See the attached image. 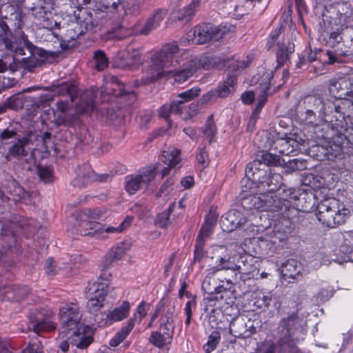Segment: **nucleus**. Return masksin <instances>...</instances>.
<instances>
[{
	"instance_id": "obj_45",
	"label": "nucleus",
	"mask_w": 353,
	"mask_h": 353,
	"mask_svg": "<svg viewBox=\"0 0 353 353\" xmlns=\"http://www.w3.org/2000/svg\"><path fill=\"white\" fill-rule=\"evenodd\" d=\"M272 300V295L271 292H259L254 297V305L259 309L268 307L270 306Z\"/></svg>"
},
{
	"instance_id": "obj_32",
	"label": "nucleus",
	"mask_w": 353,
	"mask_h": 353,
	"mask_svg": "<svg viewBox=\"0 0 353 353\" xmlns=\"http://www.w3.org/2000/svg\"><path fill=\"white\" fill-rule=\"evenodd\" d=\"M172 317V311L168 310L160 319V332L168 338H172L174 333V325Z\"/></svg>"
},
{
	"instance_id": "obj_64",
	"label": "nucleus",
	"mask_w": 353,
	"mask_h": 353,
	"mask_svg": "<svg viewBox=\"0 0 353 353\" xmlns=\"http://www.w3.org/2000/svg\"><path fill=\"white\" fill-rule=\"evenodd\" d=\"M42 345L39 341L31 343L21 353H43Z\"/></svg>"
},
{
	"instance_id": "obj_2",
	"label": "nucleus",
	"mask_w": 353,
	"mask_h": 353,
	"mask_svg": "<svg viewBox=\"0 0 353 353\" xmlns=\"http://www.w3.org/2000/svg\"><path fill=\"white\" fill-rule=\"evenodd\" d=\"M305 111L301 114V119L312 125L324 122H330L336 128H343L345 121V116L348 112L345 111V106L350 105V101L335 104L327 94H314L305 97L303 99Z\"/></svg>"
},
{
	"instance_id": "obj_35",
	"label": "nucleus",
	"mask_w": 353,
	"mask_h": 353,
	"mask_svg": "<svg viewBox=\"0 0 353 353\" xmlns=\"http://www.w3.org/2000/svg\"><path fill=\"white\" fill-rule=\"evenodd\" d=\"M158 112L159 115L165 119L169 125H170V116L171 114H180L182 112V110L180 108V102H176L174 100L169 104L163 105Z\"/></svg>"
},
{
	"instance_id": "obj_9",
	"label": "nucleus",
	"mask_w": 353,
	"mask_h": 353,
	"mask_svg": "<svg viewBox=\"0 0 353 353\" xmlns=\"http://www.w3.org/2000/svg\"><path fill=\"white\" fill-rule=\"evenodd\" d=\"M350 215L347 208H341L339 201L327 198L317 205L316 216L319 221L325 227L334 228L345 223Z\"/></svg>"
},
{
	"instance_id": "obj_23",
	"label": "nucleus",
	"mask_w": 353,
	"mask_h": 353,
	"mask_svg": "<svg viewBox=\"0 0 353 353\" xmlns=\"http://www.w3.org/2000/svg\"><path fill=\"white\" fill-rule=\"evenodd\" d=\"M223 297V294L216 293L203 298L202 306L206 316H215L216 314L219 313L222 307Z\"/></svg>"
},
{
	"instance_id": "obj_25",
	"label": "nucleus",
	"mask_w": 353,
	"mask_h": 353,
	"mask_svg": "<svg viewBox=\"0 0 353 353\" xmlns=\"http://www.w3.org/2000/svg\"><path fill=\"white\" fill-rule=\"evenodd\" d=\"M219 279V278L216 276V273H212L210 269L202 283V289L208 295L227 293L226 288L218 282Z\"/></svg>"
},
{
	"instance_id": "obj_10",
	"label": "nucleus",
	"mask_w": 353,
	"mask_h": 353,
	"mask_svg": "<svg viewBox=\"0 0 353 353\" xmlns=\"http://www.w3.org/2000/svg\"><path fill=\"white\" fill-rule=\"evenodd\" d=\"M241 206L245 210L256 209L261 212H265V214L260 215L262 219L264 216L268 219V214L270 213V207L274 201L271 195L268 194H258L257 186L256 185H252V188H247L243 187L241 183Z\"/></svg>"
},
{
	"instance_id": "obj_57",
	"label": "nucleus",
	"mask_w": 353,
	"mask_h": 353,
	"mask_svg": "<svg viewBox=\"0 0 353 353\" xmlns=\"http://www.w3.org/2000/svg\"><path fill=\"white\" fill-rule=\"evenodd\" d=\"M169 339L162 332H153L150 336V342L158 347H161L165 344V341Z\"/></svg>"
},
{
	"instance_id": "obj_27",
	"label": "nucleus",
	"mask_w": 353,
	"mask_h": 353,
	"mask_svg": "<svg viewBox=\"0 0 353 353\" xmlns=\"http://www.w3.org/2000/svg\"><path fill=\"white\" fill-rule=\"evenodd\" d=\"M130 310V305L128 301H123L121 305L109 311L106 314V324H112L114 322L125 319Z\"/></svg>"
},
{
	"instance_id": "obj_8",
	"label": "nucleus",
	"mask_w": 353,
	"mask_h": 353,
	"mask_svg": "<svg viewBox=\"0 0 353 353\" xmlns=\"http://www.w3.org/2000/svg\"><path fill=\"white\" fill-rule=\"evenodd\" d=\"M269 194L271 195L274 201L271 205L272 206L270 207L271 214H268L269 221L281 224L288 219L292 223L290 218L296 212V209L292 204V201L297 199L294 191L281 186L279 188L275 194Z\"/></svg>"
},
{
	"instance_id": "obj_59",
	"label": "nucleus",
	"mask_w": 353,
	"mask_h": 353,
	"mask_svg": "<svg viewBox=\"0 0 353 353\" xmlns=\"http://www.w3.org/2000/svg\"><path fill=\"white\" fill-rule=\"evenodd\" d=\"M37 172L40 179L45 183H49L52 181V174L50 168L39 165L37 167Z\"/></svg>"
},
{
	"instance_id": "obj_41",
	"label": "nucleus",
	"mask_w": 353,
	"mask_h": 353,
	"mask_svg": "<svg viewBox=\"0 0 353 353\" xmlns=\"http://www.w3.org/2000/svg\"><path fill=\"white\" fill-rule=\"evenodd\" d=\"M133 329L132 321L128 322L125 326H123L120 331H119L115 336L110 339L109 344L112 347H117L130 334Z\"/></svg>"
},
{
	"instance_id": "obj_42",
	"label": "nucleus",
	"mask_w": 353,
	"mask_h": 353,
	"mask_svg": "<svg viewBox=\"0 0 353 353\" xmlns=\"http://www.w3.org/2000/svg\"><path fill=\"white\" fill-rule=\"evenodd\" d=\"M248 258L252 260L250 256H241V260L237 264H235V268L233 269V271H238L239 274H248L254 272L255 267L248 261Z\"/></svg>"
},
{
	"instance_id": "obj_7",
	"label": "nucleus",
	"mask_w": 353,
	"mask_h": 353,
	"mask_svg": "<svg viewBox=\"0 0 353 353\" xmlns=\"http://www.w3.org/2000/svg\"><path fill=\"white\" fill-rule=\"evenodd\" d=\"M305 321L297 314L293 313L283 318L279 323L280 339L278 342L281 350L285 353H301L296 344L305 334Z\"/></svg>"
},
{
	"instance_id": "obj_16",
	"label": "nucleus",
	"mask_w": 353,
	"mask_h": 353,
	"mask_svg": "<svg viewBox=\"0 0 353 353\" xmlns=\"http://www.w3.org/2000/svg\"><path fill=\"white\" fill-rule=\"evenodd\" d=\"M328 89L331 96H327L335 104L337 99L350 100L351 93L353 92V80L349 77L332 79L330 81Z\"/></svg>"
},
{
	"instance_id": "obj_46",
	"label": "nucleus",
	"mask_w": 353,
	"mask_h": 353,
	"mask_svg": "<svg viewBox=\"0 0 353 353\" xmlns=\"http://www.w3.org/2000/svg\"><path fill=\"white\" fill-rule=\"evenodd\" d=\"M150 305L145 302H141L137 307L136 312L128 322L132 321L133 327L136 323H140L141 320L148 314Z\"/></svg>"
},
{
	"instance_id": "obj_40",
	"label": "nucleus",
	"mask_w": 353,
	"mask_h": 353,
	"mask_svg": "<svg viewBox=\"0 0 353 353\" xmlns=\"http://www.w3.org/2000/svg\"><path fill=\"white\" fill-rule=\"evenodd\" d=\"M200 2L201 0H192L190 4L184 7L183 12L178 17V20L190 21L200 7Z\"/></svg>"
},
{
	"instance_id": "obj_13",
	"label": "nucleus",
	"mask_w": 353,
	"mask_h": 353,
	"mask_svg": "<svg viewBox=\"0 0 353 353\" xmlns=\"http://www.w3.org/2000/svg\"><path fill=\"white\" fill-rule=\"evenodd\" d=\"M225 65L228 68L227 77L217 90V95L221 98L227 97L235 90L236 77L240 70L248 67V61L232 59L225 61Z\"/></svg>"
},
{
	"instance_id": "obj_26",
	"label": "nucleus",
	"mask_w": 353,
	"mask_h": 353,
	"mask_svg": "<svg viewBox=\"0 0 353 353\" xmlns=\"http://www.w3.org/2000/svg\"><path fill=\"white\" fill-rule=\"evenodd\" d=\"M167 13L168 11L165 8H158L154 10L141 29V33L147 35L151 31L157 28L167 15Z\"/></svg>"
},
{
	"instance_id": "obj_6",
	"label": "nucleus",
	"mask_w": 353,
	"mask_h": 353,
	"mask_svg": "<svg viewBox=\"0 0 353 353\" xmlns=\"http://www.w3.org/2000/svg\"><path fill=\"white\" fill-rule=\"evenodd\" d=\"M268 224L262 225L267 229L265 234L259 237H254L249 241L248 248L250 249L251 247L254 254H263V252H267L279 246L280 243L285 240L288 235L293 230L292 223L288 219L285 220L281 224L268 221Z\"/></svg>"
},
{
	"instance_id": "obj_55",
	"label": "nucleus",
	"mask_w": 353,
	"mask_h": 353,
	"mask_svg": "<svg viewBox=\"0 0 353 353\" xmlns=\"http://www.w3.org/2000/svg\"><path fill=\"white\" fill-rule=\"evenodd\" d=\"M196 306V301L195 297H192L185 304V307L184 308V312L186 316V319L185 323L186 325L189 326L191 323L192 312L195 310Z\"/></svg>"
},
{
	"instance_id": "obj_4",
	"label": "nucleus",
	"mask_w": 353,
	"mask_h": 353,
	"mask_svg": "<svg viewBox=\"0 0 353 353\" xmlns=\"http://www.w3.org/2000/svg\"><path fill=\"white\" fill-rule=\"evenodd\" d=\"M34 134L32 131L26 132L23 136L18 134L16 128H7L0 131V142L2 144H9L4 158L7 161L28 162V157L33 152L32 145Z\"/></svg>"
},
{
	"instance_id": "obj_20",
	"label": "nucleus",
	"mask_w": 353,
	"mask_h": 353,
	"mask_svg": "<svg viewBox=\"0 0 353 353\" xmlns=\"http://www.w3.org/2000/svg\"><path fill=\"white\" fill-rule=\"evenodd\" d=\"M273 77L272 71L267 72L264 73L262 77V79L259 83L258 90L259 91V95L258 97V103L256 107L253 110L251 115H254L255 117H259V114L261 110V108L265 105L267 97L269 94H272L275 90L271 91L272 79Z\"/></svg>"
},
{
	"instance_id": "obj_39",
	"label": "nucleus",
	"mask_w": 353,
	"mask_h": 353,
	"mask_svg": "<svg viewBox=\"0 0 353 353\" xmlns=\"http://www.w3.org/2000/svg\"><path fill=\"white\" fill-rule=\"evenodd\" d=\"M340 251L352 260L353 254V232H345L343 234V243L340 245Z\"/></svg>"
},
{
	"instance_id": "obj_58",
	"label": "nucleus",
	"mask_w": 353,
	"mask_h": 353,
	"mask_svg": "<svg viewBox=\"0 0 353 353\" xmlns=\"http://www.w3.org/2000/svg\"><path fill=\"white\" fill-rule=\"evenodd\" d=\"M13 200L15 202L21 201L25 199L26 196H28V192L24 190V189L18 185L17 183L13 182Z\"/></svg>"
},
{
	"instance_id": "obj_52",
	"label": "nucleus",
	"mask_w": 353,
	"mask_h": 353,
	"mask_svg": "<svg viewBox=\"0 0 353 353\" xmlns=\"http://www.w3.org/2000/svg\"><path fill=\"white\" fill-rule=\"evenodd\" d=\"M68 268V265L67 263H64L63 266H57L54 264V261L52 258H48L45 263L46 272L50 276H54L61 270H65Z\"/></svg>"
},
{
	"instance_id": "obj_11",
	"label": "nucleus",
	"mask_w": 353,
	"mask_h": 353,
	"mask_svg": "<svg viewBox=\"0 0 353 353\" xmlns=\"http://www.w3.org/2000/svg\"><path fill=\"white\" fill-rule=\"evenodd\" d=\"M263 164L267 166H278L281 165V158L276 154H273L268 151H261L256 157V159L249 163L245 170V177H248L254 181L265 180V172L263 168H260L259 166Z\"/></svg>"
},
{
	"instance_id": "obj_30",
	"label": "nucleus",
	"mask_w": 353,
	"mask_h": 353,
	"mask_svg": "<svg viewBox=\"0 0 353 353\" xmlns=\"http://www.w3.org/2000/svg\"><path fill=\"white\" fill-rule=\"evenodd\" d=\"M52 92L58 96H68L70 102H72L77 95V89L73 83L62 82L52 86Z\"/></svg>"
},
{
	"instance_id": "obj_43",
	"label": "nucleus",
	"mask_w": 353,
	"mask_h": 353,
	"mask_svg": "<svg viewBox=\"0 0 353 353\" xmlns=\"http://www.w3.org/2000/svg\"><path fill=\"white\" fill-rule=\"evenodd\" d=\"M83 30L84 33L93 30L95 24L93 21L92 14L90 12H84L79 16L76 21Z\"/></svg>"
},
{
	"instance_id": "obj_36",
	"label": "nucleus",
	"mask_w": 353,
	"mask_h": 353,
	"mask_svg": "<svg viewBox=\"0 0 353 353\" xmlns=\"http://www.w3.org/2000/svg\"><path fill=\"white\" fill-rule=\"evenodd\" d=\"M294 50V44L288 42V44L284 43H277V50H276V59L278 65H283L286 62L290 57Z\"/></svg>"
},
{
	"instance_id": "obj_50",
	"label": "nucleus",
	"mask_w": 353,
	"mask_h": 353,
	"mask_svg": "<svg viewBox=\"0 0 353 353\" xmlns=\"http://www.w3.org/2000/svg\"><path fill=\"white\" fill-rule=\"evenodd\" d=\"M201 90L199 88H192L185 92L180 93L178 95V99L175 100L176 102H180V108L183 110V104L192 100L194 97L199 95Z\"/></svg>"
},
{
	"instance_id": "obj_47",
	"label": "nucleus",
	"mask_w": 353,
	"mask_h": 353,
	"mask_svg": "<svg viewBox=\"0 0 353 353\" xmlns=\"http://www.w3.org/2000/svg\"><path fill=\"white\" fill-rule=\"evenodd\" d=\"M83 34L84 32L81 26L76 21H72L68 24L65 37L67 41H70L75 40Z\"/></svg>"
},
{
	"instance_id": "obj_21",
	"label": "nucleus",
	"mask_w": 353,
	"mask_h": 353,
	"mask_svg": "<svg viewBox=\"0 0 353 353\" xmlns=\"http://www.w3.org/2000/svg\"><path fill=\"white\" fill-rule=\"evenodd\" d=\"M247 221L245 214L238 210H230L221 216L223 230L231 232L243 225Z\"/></svg>"
},
{
	"instance_id": "obj_14",
	"label": "nucleus",
	"mask_w": 353,
	"mask_h": 353,
	"mask_svg": "<svg viewBox=\"0 0 353 353\" xmlns=\"http://www.w3.org/2000/svg\"><path fill=\"white\" fill-rule=\"evenodd\" d=\"M108 280L103 281L101 277L90 287L88 292V301L87 303V308L90 313L97 314L103 307V301L108 294Z\"/></svg>"
},
{
	"instance_id": "obj_24",
	"label": "nucleus",
	"mask_w": 353,
	"mask_h": 353,
	"mask_svg": "<svg viewBox=\"0 0 353 353\" xmlns=\"http://www.w3.org/2000/svg\"><path fill=\"white\" fill-rule=\"evenodd\" d=\"M180 154V150L176 148H168L159 156V161L167 165L161 170L163 177L168 175L170 169L174 168L181 161Z\"/></svg>"
},
{
	"instance_id": "obj_29",
	"label": "nucleus",
	"mask_w": 353,
	"mask_h": 353,
	"mask_svg": "<svg viewBox=\"0 0 353 353\" xmlns=\"http://www.w3.org/2000/svg\"><path fill=\"white\" fill-rule=\"evenodd\" d=\"M132 221V218L128 216L117 227L108 226L104 228L101 226L99 223L92 222L91 221L86 223V225L90 228L91 230L94 232L105 231L107 233H116L124 231L130 225Z\"/></svg>"
},
{
	"instance_id": "obj_63",
	"label": "nucleus",
	"mask_w": 353,
	"mask_h": 353,
	"mask_svg": "<svg viewBox=\"0 0 353 353\" xmlns=\"http://www.w3.org/2000/svg\"><path fill=\"white\" fill-rule=\"evenodd\" d=\"M328 57L327 63L334 64V63H339L341 61V56L345 55L346 53L343 52H339V50L332 51L327 50L326 52Z\"/></svg>"
},
{
	"instance_id": "obj_34",
	"label": "nucleus",
	"mask_w": 353,
	"mask_h": 353,
	"mask_svg": "<svg viewBox=\"0 0 353 353\" xmlns=\"http://www.w3.org/2000/svg\"><path fill=\"white\" fill-rule=\"evenodd\" d=\"M57 110L64 114L62 120L67 125H72L77 121L79 117L77 113L67 114L69 110L70 103L67 101L59 100L56 103Z\"/></svg>"
},
{
	"instance_id": "obj_22",
	"label": "nucleus",
	"mask_w": 353,
	"mask_h": 353,
	"mask_svg": "<svg viewBox=\"0 0 353 353\" xmlns=\"http://www.w3.org/2000/svg\"><path fill=\"white\" fill-rule=\"evenodd\" d=\"M236 244H231L230 248L224 245L216 246L215 250L217 252L221 253L217 259V265L216 267L211 268L212 273H216L217 272L222 270H231L235 268V263L232 260L233 257L231 256V248L232 247H236Z\"/></svg>"
},
{
	"instance_id": "obj_37",
	"label": "nucleus",
	"mask_w": 353,
	"mask_h": 353,
	"mask_svg": "<svg viewBox=\"0 0 353 353\" xmlns=\"http://www.w3.org/2000/svg\"><path fill=\"white\" fill-rule=\"evenodd\" d=\"M16 232L13 223H6L2 226L0 237L8 246L11 247L15 242Z\"/></svg>"
},
{
	"instance_id": "obj_44",
	"label": "nucleus",
	"mask_w": 353,
	"mask_h": 353,
	"mask_svg": "<svg viewBox=\"0 0 353 353\" xmlns=\"http://www.w3.org/2000/svg\"><path fill=\"white\" fill-rule=\"evenodd\" d=\"M8 290H11L12 295H8V300L19 301L23 299L30 292L27 286H19L18 285L9 286Z\"/></svg>"
},
{
	"instance_id": "obj_33",
	"label": "nucleus",
	"mask_w": 353,
	"mask_h": 353,
	"mask_svg": "<svg viewBox=\"0 0 353 353\" xmlns=\"http://www.w3.org/2000/svg\"><path fill=\"white\" fill-rule=\"evenodd\" d=\"M125 90L123 85L117 77H111L105 82L104 92L108 94L121 97Z\"/></svg>"
},
{
	"instance_id": "obj_51",
	"label": "nucleus",
	"mask_w": 353,
	"mask_h": 353,
	"mask_svg": "<svg viewBox=\"0 0 353 353\" xmlns=\"http://www.w3.org/2000/svg\"><path fill=\"white\" fill-rule=\"evenodd\" d=\"M173 210L174 205L171 204L167 210L159 214L156 219V224L161 228H166L170 223V217Z\"/></svg>"
},
{
	"instance_id": "obj_18",
	"label": "nucleus",
	"mask_w": 353,
	"mask_h": 353,
	"mask_svg": "<svg viewBox=\"0 0 353 353\" xmlns=\"http://www.w3.org/2000/svg\"><path fill=\"white\" fill-rule=\"evenodd\" d=\"M265 179L261 181H254L251 179H248V177H244L241 179V184L243 187L247 188H252V185H256L259 189L265 190L267 188L266 194H275L277 192L279 187L280 179H281V176L279 174H270L265 172Z\"/></svg>"
},
{
	"instance_id": "obj_61",
	"label": "nucleus",
	"mask_w": 353,
	"mask_h": 353,
	"mask_svg": "<svg viewBox=\"0 0 353 353\" xmlns=\"http://www.w3.org/2000/svg\"><path fill=\"white\" fill-rule=\"evenodd\" d=\"M127 58L133 61L134 64H138L142 61L141 54L137 49L128 47L127 49Z\"/></svg>"
},
{
	"instance_id": "obj_53",
	"label": "nucleus",
	"mask_w": 353,
	"mask_h": 353,
	"mask_svg": "<svg viewBox=\"0 0 353 353\" xmlns=\"http://www.w3.org/2000/svg\"><path fill=\"white\" fill-rule=\"evenodd\" d=\"M110 178V175L108 174H97L94 172H88L86 174L77 173V180L82 179L83 181L92 180L99 182L107 181Z\"/></svg>"
},
{
	"instance_id": "obj_19",
	"label": "nucleus",
	"mask_w": 353,
	"mask_h": 353,
	"mask_svg": "<svg viewBox=\"0 0 353 353\" xmlns=\"http://www.w3.org/2000/svg\"><path fill=\"white\" fill-rule=\"evenodd\" d=\"M230 332L236 338L245 339L255 333L256 327L252 321L239 316L234 318L230 322Z\"/></svg>"
},
{
	"instance_id": "obj_17",
	"label": "nucleus",
	"mask_w": 353,
	"mask_h": 353,
	"mask_svg": "<svg viewBox=\"0 0 353 353\" xmlns=\"http://www.w3.org/2000/svg\"><path fill=\"white\" fill-rule=\"evenodd\" d=\"M158 168H147L136 175L125 178V188L130 194H135L141 188L147 186L155 177Z\"/></svg>"
},
{
	"instance_id": "obj_5",
	"label": "nucleus",
	"mask_w": 353,
	"mask_h": 353,
	"mask_svg": "<svg viewBox=\"0 0 353 353\" xmlns=\"http://www.w3.org/2000/svg\"><path fill=\"white\" fill-rule=\"evenodd\" d=\"M21 36L23 48H18L15 37H14L8 23L3 18L0 19V50H6L9 52H14L21 55L26 54L25 49L28 52L27 59L32 62L31 67H36L40 62L37 57L46 58V52L41 48L35 46L29 41L24 33L21 31L17 32Z\"/></svg>"
},
{
	"instance_id": "obj_12",
	"label": "nucleus",
	"mask_w": 353,
	"mask_h": 353,
	"mask_svg": "<svg viewBox=\"0 0 353 353\" xmlns=\"http://www.w3.org/2000/svg\"><path fill=\"white\" fill-rule=\"evenodd\" d=\"M224 31L221 28L210 23H203L195 26L187 33L188 41L195 44H203L210 41H216L222 39Z\"/></svg>"
},
{
	"instance_id": "obj_28",
	"label": "nucleus",
	"mask_w": 353,
	"mask_h": 353,
	"mask_svg": "<svg viewBox=\"0 0 353 353\" xmlns=\"http://www.w3.org/2000/svg\"><path fill=\"white\" fill-rule=\"evenodd\" d=\"M302 266L295 259H289L281 266V273L284 279L299 280L301 277Z\"/></svg>"
},
{
	"instance_id": "obj_31",
	"label": "nucleus",
	"mask_w": 353,
	"mask_h": 353,
	"mask_svg": "<svg viewBox=\"0 0 353 353\" xmlns=\"http://www.w3.org/2000/svg\"><path fill=\"white\" fill-rule=\"evenodd\" d=\"M216 220L217 216L209 214L206 217L205 223L201 226L196 241L205 243L206 239L212 234Z\"/></svg>"
},
{
	"instance_id": "obj_38",
	"label": "nucleus",
	"mask_w": 353,
	"mask_h": 353,
	"mask_svg": "<svg viewBox=\"0 0 353 353\" xmlns=\"http://www.w3.org/2000/svg\"><path fill=\"white\" fill-rule=\"evenodd\" d=\"M296 141L290 137L285 138H277L273 141L274 148L278 149L279 146L282 148L279 149V152L281 154H288L290 152L293 151V148L295 147L294 144Z\"/></svg>"
},
{
	"instance_id": "obj_56",
	"label": "nucleus",
	"mask_w": 353,
	"mask_h": 353,
	"mask_svg": "<svg viewBox=\"0 0 353 353\" xmlns=\"http://www.w3.org/2000/svg\"><path fill=\"white\" fill-rule=\"evenodd\" d=\"M216 128L214 122L212 120V115H211L206 123L205 128L203 130V133L208 139L209 142H211L213 137L216 134Z\"/></svg>"
},
{
	"instance_id": "obj_3",
	"label": "nucleus",
	"mask_w": 353,
	"mask_h": 353,
	"mask_svg": "<svg viewBox=\"0 0 353 353\" xmlns=\"http://www.w3.org/2000/svg\"><path fill=\"white\" fill-rule=\"evenodd\" d=\"M59 320L61 324L60 334L65 335L79 349L87 348L93 338L85 333L87 327L81 322L79 306L74 303H65L61 307Z\"/></svg>"
},
{
	"instance_id": "obj_15",
	"label": "nucleus",
	"mask_w": 353,
	"mask_h": 353,
	"mask_svg": "<svg viewBox=\"0 0 353 353\" xmlns=\"http://www.w3.org/2000/svg\"><path fill=\"white\" fill-rule=\"evenodd\" d=\"M53 314L43 310H35L29 314V330L37 334L42 332L54 331L56 324L52 321Z\"/></svg>"
},
{
	"instance_id": "obj_1",
	"label": "nucleus",
	"mask_w": 353,
	"mask_h": 353,
	"mask_svg": "<svg viewBox=\"0 0 353 353\" xmlns=\"http://www.w3.org/2000/svg\"><path fill=\"white\" fill-rule=\"evenodd\" d=\"M183 56V51L174 43H167L154 51L150 58L152 66L146 70L143 83L148 84L165 77H172L179 83L186 81L194 70L189 68Z\"/></svg>"
},
{
	"instance_id": "obj_48",
	"label": "nucleus",
	"mask_w": 353,
	"mask_h": 353,
	"mask_svg": "<svg viewBox=\"0 0 353 353\" xmlns=\"http://www.w3.org/2000/svg\"><path fill=\"white\" fill-rule=\"evenodd\" d=\"M93 58L95 61V68L98 71H102L108 66L109 61L103 50L94 51Z\"/></svg>"
},
{
	"instance_id": "obj_60",
	"label": "nucleus",
	"mask_w": 353,
	"mask_h": 353,
	"mask_svg": "<svg viewBox=\"0 0 353 353\" xmlns=\"http://www.w3.org/2000/svg\"><path fill=\"white\" fill-rule=\"evenodd\" d=\"M205 243L196 241L194 252V262L201 261L205 256L204 251Z\"/></svg>"
},
{
	"instance_id": "obj_54",
	"label": "nucleus",
	"mask_w": 353,
	"mask_h": 353,
	"mask_svg": "<svg viewBox=\"0 0 353 353\" xmlns=\"http://www.w3.org/2000/svg\"><path fill=\"white\" fill-rule=\"evenodd\" d=\"M38 1V3L37 5H34V6L31 8V10L33 12V14L36 18L45 21L46 19H48L47 12L45 10V7L43 6L45 1Z\"/></svg>"
},
{
	"instance_id": "obj_49",
	"label": "nucleus",
	"mask_w": 353,
	"mask_h": 353,
	"mask_svg": "<svg viewBox=\"0 0 353 353\" xmlns=\"http://www.w3.org/2000/svg\"><path fill=\"white\" fill-rule=\"evenodd\" d=\"M95 108V101L92 97L85 99L83 97L81 102L77 106V112L79 113L90 114Z\"/></svg>"
},
{
	"instance_id": "obj_62",
	"label": "nucleus",
	"mask_w": 353,
	"mask_h": 353,
	"mask_svg": "<svg viewBox=\"0 0 353 353\" xmlns=\"http://www.w3.org/2000/svg\"><path fill=\"white\" fill-rule=\"evenodd\" d=\"M174 183V178H168L161 185L160 190L157 193V196H161L163 194H169V193L173 190Z\"/></svg>"
}]
</instances>
